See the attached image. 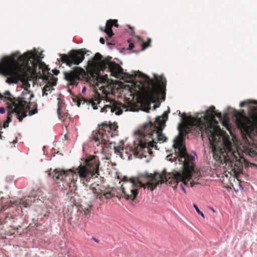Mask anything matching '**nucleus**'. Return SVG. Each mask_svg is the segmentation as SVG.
I'll return each mask as SVG.
<instances>
[{"mask_svg":"<svg viewBox=\"0 0 257 257\" xmlns=\"http://www.w3.org/2000/svg\"><path fill=\"white\" fill-rule=\"evenodd\" d=\"M254 110H257V107L254 108Z\"/></svg>","mask_w":257,"mask_h":257,"instance_id":"nucleus-62","label":"nucleus"},{"mask_svg":"<svg viewBox=\"0 0 257 257\" xmlns=\"http://www.w3.org/2000/svg\"><path fill=\"white\" fill-rule=\"evenodd\" d=\"M5 96H11V92L9 91H6L4 93Z\"/></svg>","mask_w":257,"mask_h":257,"instance_id":"nucleus-37","label":"nucleus"},{"mask_svg":"<svg viewBox=\"0 0 257 257\" xmlns=\"http://www.w3.org/2000/svg\"><path fill=\"white\" fill-rule=\"evenodd\" d=\"M99 42L102 44H104L105 43V40L103 38H100V39H99Z\"/></svg>","mask_w":257,"mask_h":257,"instance_id":"nucleus-39","label":"nucleus"},{"mask_svg":"<svg viewBox=\"0 0 257 257\" xmlns=\"http://www.w3.org/2000/svg\"><path fill=\"white\" fill-rule=\"evenodd\" d=\"M146 162H147V163L149 162V159H148V160H146Z\"/></svg>","mask_w":257,"mask_h":257,"instance_id":"nucleus-59","label":"nucleus"},{"mask_svg":"<svg viewBox=\"0 0 257 257\" xmlns=\"http://www.w3.org/2000/svg\"><path fill=\"white\" fill-rule=\"evenodd\" d=\"M14 180L13 176H9L6 178V181L7 182L11 183Z\"/></svg>","mask_w":257,"mask_h":257,"instance_id":"nucleus-31","label":"nucleus"},{"mask_svg":"<svg viewBox=\"0 0 257 257\" xmlns=\"http://www.w3.org/2000/svg\"><path fill=\"white\" fill-rule=\"evenodd\" d=\"M162 116H156L155 117L156 120L158 123V128H162V126L161 125V120H162Z\"/></svg>","mask_w":257,"mask_h":257,"instance_id":"nucleus-26","label":"nucleus"},{"mask_svg":"<svg viewBox=\"0 0 257 257\" xmlns=\"http://www.w3.org/2000/svg\"><path fill=\"white\" fill-rule=\"evenodd\" d=\"M114 149L115 153H119L120 152L119 149L117 148V147H114Z\"/></svg>","mask_w":257,"mask_h":257,"instance_id":"nucleus-38","label":"nucleus"},{"mask_svg":"<svg viewBox=\"0 0 257 257\" xmlns=\"http://www.w3.org/2000/svg\"><path fill=\"white\" fill-rule=\"evenodd\" d=\"M6 112V108L4 106H1L0 107V113L1 114H4Z\"/></svg>","mask_w":257,"mask_h":257,"instance_id":"nucleus-34","label":"nucleus"},{"mask_svg":"<svg viewBox=\"0 0 257 257\" xmlns=\"http://www.w3.org/2000/svg\"><path fill=\"white\" fill-rule=\"evenodd\" d=\"M90 189L94 191V188L91 185L89 187Z\"/></svg>","mask_w":257,"mask_h":257,"instance_id":"nucleus-52","label":"nucleus"},{"mask_svg":"<svg viewBox=\"0 0 257 257\" xmlns=\"http://www.w3.org/2000/svg\"><path fill=\"white\" fill-rule=\"evenodd\" d=\"M231 109H232L231 107H228L226 110L224 111V114H222L221 112H218L215 110L214 106L211 105L209 108L207 109L205 111H202L201 112H198L196 113L195 115L198 123H202L207 120L209 117L215 118L217 117L221 121L222 125L226 127V124H225L224 122V118L228 114L227 111Z\"/></svg>","mask_w":257,"mask_h":257,"instance_id":"nucleus-8","label":"nucleus"},{"mask_svg":"<svg viewBox=\"0 0 257 257\" xmlns=\"http://www.w3.org/2000/svg\"><path fill=\"white\" fill-rule=\"evenodd\" d=\"M93 109H97V106H93Z\"/></svg>","mask_w":257,"mask_h":257,"instance_id":"nucleus-56","label":"nucleus"},{"mask_svg":"<svg viewBox=\"0 0 257 257\" xmlns=\"http://www.w3.org/2000/svg\"><path fill=\"white\" fill-rule=\"evenodd\" d=\"M17 220V215L11 213L0 212V225L14 223Z\"/></svg>","mask_w":257,"mask_h":257,"instance_id":"nucleus-13","label":"nucleus"},{"mask_svg":"<svg viewBox=\"0 0 257 257\" xmlns=\"http://www.w3.org/2000/svg\"><path fill=\"white\" fill-rule=\"evenodd\" d=\"M17 142H18V138H17V137H16L15 139L12 142V143L15 144Z\"/></svg>","mask_w":257,"mask_h":257,"instance_id":"nucleus-44","label":"nucleus"},{"mask_svg":"<svg viewBox=\"0 0 257 257\" xmlns=\"http://www.w3.org/2000/svg\"><path fill=\"white\" fill-rule=\"evenodd\" d=\"M256 118H257V116L255 117V118H254V121H253V125H254V128H255V129L256 130V126H255V120H256Z\"/></svg>","mask_w":257,"mask_h":257,"instance_id":"nucleus-46","label":"nucleus"},{"mask_svg":"<svg viewBox=\"0 0 257 257\" xmlns=\"http://www.w3.org/2000/svg\"><path fill=\"white\" fill-rule=\"evenodd\" d=\"M81 49H84V51L83 52V56L85 57V55L89 56L90 54H91V51L86 49V48H82Z\"/></svg>","mask_w":257,"mask_h":257,"instance_id":"nucleus-30","label":"nucleus"},{"mask_svg":"<svg viewBox=\"0 0 257 257\" xmlns=\"http://www.w3.org/2000/svg\"><path fill=\"white\" fill-rule=\"evenodd\" d=\"M51 90H54V88H52L50 86L46 85L43 88V91H50Z\"/></svg>","mask_w":257,"mask_h":257,"instance_id":"nucleus-28","label":"nucleus"},{"mask_svg":"<svg viewBox=\"0 0 257 257\" xmlns=\"http://www.w3.org/2000/svg\"><path fill=\"white\" fill-rule=\"evenodd\" d=\"M44 51L34 48L22 54L16 51L9 55H5L0 60V64H46L43 62Z\"/></svg>","mask_w":257,"mask_h":257,"instance_id":"nucleus-3","label":"nucleus"},{"mask_svg":"<svg viewBox=\"0 0 257 257\" xmlns=\"http://www.w3.org/2000/svg\"><path fill=\"white\" fill-rule=\"evenodd\" d=\"M64 138H65V140H67L68 139V137H67V135H65Z\"/></svg>","mask_w":257,"mask_h":257,"instance_id":"nucleus-55","label":"nucleus"},{"mask_svg":"<svg viewBox=\"0 0 257 257\" xmlns=\"http://www.w3.org/2000/svg\"><path fill=\"white\" fill-rule=\"evenodd\" d=\"M57 100L58 102V108H57V113L59 117H62L61 114L63 113L62 111V109L63 107L64 106L65 103L63 100H61L60 98H58Z\"/></svg>","mask_w":257,"mask_h":257,"instance_id":"nucleus-21","label":"nucleus"},{"mask_svg":"<svg viewBox=\"0 0 257 257\" xmlns=\"http://www.w3.org/2000/svg\"><path fill=\"white\" fill-rule=\"evenodd\" d=\"M209 208L213 212V213H215L216 211L215 210V209L212 207V206H209Z\"/></svg>","mask_w":257,"mask_h":257,"instance_id":"nucleus-45","label":"nucleus"},{"mask_svg":"<svg viewBox=\"0 0 257 257\" xmlns=\"http://www.w3.org/2000/svg\"><path fill=\"white\" fill-rule=\"evenodd\" d=\"M185 136L180 135V139L179 140L178 148V156L180 158H185L187 154L186 144H185Z\"/></svg>","mask_w":257,"mask_h":257,"instance_id":"nucleus-14","label":"nucleus"},{"mask_svg":"<svg viewBox=\"0 0 257 257\" xmlns=\"http://www.w3.org/2000/svg\"><path fill=\"white\" fill-rule=\"evenodd\" d=\"M255 126L256 127V131H257V117H256V120H255Z\"/></svg>","mask_w":257,"mask_h":257,"instance_id":"nucleus-54","label":"nucleus"},{"mask_svg":"<svg viewBox=\"0 0 257 257\" xmlns=\"http://www.w3.org/2000/svg\"><path fill=\"white\" fill-rule=\"evenodd\" d=\"M172 154H169L168 155L166 158L167 160L169 161H170L171 162H173L174 161V159L172 158Z\"/></svg>","mask_w":257,"mask_h":257,"instance_id":"nucleus-32","label":"nucleus"},{"mask_svg":"<svg viewBox=\"0 0 257 257\" xmlns=\"http://www.w3.org/2000/svg\"><path fill=\"white\" fill-rule=\"evenodd\" d=\"M109 110L111 113H115L116 115H119L123 112V110L121 108H118L117 106L114 104H108L104 105V107L101 108V112H106Z\"/></svg>","mask_w":257,"mask_h":257,"instance_id":"nucleus-16","label":"nucleus"},{"mask_svg":"<svg viewBox=\"0 0 257 257\" xmlns=\"http://www.w3.org/2000/svg\"><path fill=\"white\" fill-rule=\"evenodd\" d=\"M138 40L140 42H142V50H144L148 47H150L151 45V43L152 42V40L151 38H148L147 42H144L143 39L140 36H137Z\"/></svg>","mask_w":257,"mask_h":257,"instance_id":"nucleus-20","label":"nucleus"},{"mask_svg":"<svg viewBox=\"0 0 257 257\" xmlns=\"http://www.w3.org/2000/svg\"><path fill=\"white\" fill-rule=\"evenodd\" d=\"M100 147L101 148V149L104 150V148L102 145L100 146Z\"/></svg>","mask_w":257,"mask_h":257,"instance_id":"nucleus-58","label":"nucleus"},{"mask_svg":"<svg viewBox=\"0 0 257 257\" xmlns=\"http://www.w3.org/2000/svg\"><path fill=\"white\" fill-rule=\"evenodd\" d=\"M113 26L117 28L118 27L117 20L109 19L106 21L104 32L109 38H111L114 35L112 30V28Z\"/></svg>","mask_w":257,"mask_h":257,"instance_id":"nucleus-15","label":"nucleus"},{"mask_svg":"<svg viewBox=\"0 0 257 257\" xmlns=\"http://www.w3.org/2000/svg\"><path fill=\"white\" fill-rule=\"evenodd\" d=\"M193 206L198 214H199L203 218H205L204 214L203 213V212L202 211H201L199 209V208H198V207L195 203H193Z\"/></svg>","mask_w":257,"mask_h":257,"instance_id":"nucleus-24","label":"nucleus"},{"mask_svg":"<svg viewBox=\"0 0 257 257\" xmlns=\"http://www.w3.org/2000/svg\"><path fill=\"white\" fill-rule=\"evenodd\" d=\"M92 239L96 242L98 243L99 242V240L96 238L95 237H92Z\"/></svg>","mask_w":257,"mask_h":257,"instance_id":"nucleus-42","label":"nucleus"},{"mask_svg":"<svg viewBox=\"0 0 257 257\" xmlns=\"http://www.w3.org/2000/svg\"><path fill=\"white\" fill-rule=\"evenodd\" d=\"M48 95V93L46 91H43V96H47Z\"/></svg>","mask_w":257,"mask_h":257,"instance_id":"nucleus-50","label":"nucleus"},{"mask_svg":"<svg viewBox=\"0 0 257 257\" xmlns=\"http://www.w3.org/2000/svg\"><path fill=\"white\" fill-rule=\"evenodd\" d=\"M52 72L54 75H58L60 73L59 70L57 69L52 70Z\"/></svg>","mask_w":257,"mask_h":257,"instance_id":"nucleus-33","label":"nucleus"},{"mask_svg":"<svg viewBox=\"0 0 257 257\" xmlns=\"http://www.w3.org/2000/svg\"><path fill=\"white\" fill-rule=\"evenodd\" d=\"M170 108L168 106V110L165 111L162 115V120H161V125H162V128H160L161 131H163V129L164 128V127L166 126V122L168 119V114L170 113Z\"/></svg>","mask_w":257,"mask_h":257,"instance_id":"nucleus-19","label":"nucleus"},{"mask_svg":"<svg viewBox=\"0 0 257 257\" xmlns=\"http://www.w3.org/2000/svg\"><path fill=\"white\" fill-rule=\"evenodd\" d=\"M99 163H98L94 170L93 167L89 165L88 167L80 165L77 168H72L68 170L61 169H55L53 172L49 173V176L51 177L57 187H61L62 183V190L69 189L71 193H75L77 189V181L78 175L80 177V182L83 187H87L86 183L90 182L91 178L97 174Z\"/></svg>","mask_w":257,"mask_h":257,"instance_id":"nucleus-1","label":"nucleus"},{"mask_svg":"<svg viewBox=\"0 0 257 257\" xmlns=\"http://www.w3.org/2000/svg\"><path fill=\"white\" fill-rule=\"evenodd\" d=\"M152 178V175L149 174L147 172L143 173H140L139 175L138 178L135 181L132 182V186L134 187L133 188L130 189V192L131 194H128L125 192L124 189H123L122 193L124 195V197L126 200H129L130 202L133 205H135L134 202L136 200L138 194L139 193L138 188H145L147 186L149 188H150L151 191H153L156 187H151L149 182L146 184L144 183V181H147L150 180Z\"/></svg>","mask_w":257,"mask_h":257,"instance_id":"nucleus-7","label":"nucleus"},{"mask_svg":"<svg viewBox=\"0 0 257 257\" xmlns=\"http://www.w3.org/2000/svg\"><path fill=\"white\" fill-rule=\"evenodd\" d=\"M95 66L96 65H86L85 66V68L86 69L88 70L90 68H91V66ZM99 66H105L106 65H99ZM108 66H113L114 65H107ZM117 66H119V68L122 69V68L120 67V65H117Z\"/></svg>","mask_w":257,"mask_h":257,"instance_id":"nucleus-29","label":"nucleus"},{"mask_svg":"<svg viewBox=\"0 0 257 257\" xmlns=\"http://www.w3.org/2000/svg\"><path fill=\"white\" fill-rule=\"evenodd\" d=\"M11 227H13L14 228V230H18L21 227V226L20 225H19L17 227H15V226H12L11 225Z\"/></svg>","mask_w":257,"mask_h":257,"instance_id":"nucleus-40","label":"nucleus"},{"mask_svg":"<svg viewBox=\"0 0 257 257\" xmlns=\"http://www.w3.org/2000/svg\"><path fill=\"white\" fill-rule=\"evenodd\" d=\"M180 186H181V189L182 190V191H183L185 193H187L186 190V189L185 188L184 186L183 185V184H180Z\"/></svg>","mask_w":257,"mask_h":257,"instance_id":"nucleus-36","label":"nucleus"},{"mask_svg":"<svg viewBox=\"0 0 257 257\" xmlns=\"http://www.w3.org/2000/svg\"><path fill=\"white\" fill-rule=\"evenodd\" d=\"M64 79L68 81L81 80L85 77V70L80 67H74L69 72H64Z\"/></svg>","mask_w":257,"mask_h":257,"instance_id":"nucleus-10","label":"nucleus"},{"mask_svg":"<svg viewBox=\"0 0 257 257\" xmlns=\"http://www.w3.org/2000/svg\"><path fill=\"white\" fill-rule=\"evenodd\" d=\"M239 189H240V190H243V187L241 185L239 184Z\"/></svg>","mask_w":257,"mask_h":257,"instance_id":"nucleus-51","label":"nucleus"},{"mask_svg":"<svg viewBox=\"0 0 257 257\" xmlns=\"http://www.w3.org/2000/svg\"><path fill=\"white\" fill-rule=\"evenodd\" d=\"M191 153L193 154V155H194L196 157H197V153H196V152L195 151H192Z\"/></svg>","mask_w":257,"mask_h":257,"instance_id":"nucleus-47","label":"nucleus"},{"mask_svg":"<svg viewBox=\"0 0 257 257\" xmlns=\"http://www.w3.org/2000/svg\"><path fill=\"white\" fill-rule=\"evenodd\" d=\"M102 137V134L99 132H95V133L93 132L90 138H92V140L94 141L96 145L99 147L103 143V141H104L103 140H100Z\"/></svg>","mask_w":257,"mask_h":257,"instance_id":"nucleus-18","label":"nucleus"},{"mask_svg":"<svg viewBox=\"0 0 257 257\" xmlns=\"http://www.w3.org/2000/svg\"><path fill=\"white\" fill-rule=\"evenodd\" d=\"M177 130L179 132V134L177 136L175 137L174 139L173 140V145L172 146L173 148H174L176 151V153L178 154V142L179 140L180 139V135L182 133V129L181 128V123H179L177 126Z\"/></svg>","mask_w":257,"mask_h":257,"instance_id":"nucleus-17","label":"nucleus"},{"mask_svg":"<svg viewBox=\"0 0 257 257\" xmlns=\"http://www.w3.org/2000/svg\"><path fill=\"white\" fill-rule=\"evenodd\" d=\"M4 98V96L0 93V99H2Z\"/></svg>","mask_w":257,"mask_h":257,"instance_id":"nucleus-53","label":"nucleus"},{"mask_svg":"<svg viewBox=\"0 0 257 257\" xmlns=\"http://www.w3.org/2000/svg\"><path fill=\"white\" fill-rule=\"evenodd\" d=\"M183 158L185 159V160H187L189 162H195V160L197 159V157H196L194 155H192L191 154H189L187 153L186 157L185 158Z\"/></svg>","mask_w":257,"mask_h":257,"instance_id":"nucleus-23","label":"nucleus"},{"mask_svg":"<svg viewBox=\"0 0 257 257\" xmlns=\"http://www.w3.org/2000/svg\"><path fill=\"white\" fill-rule=\"evenodd\" d=\"M86 91V87L85 86H83L82 89V93H85Z\"/></svg>","mask_w":257,"mask_h":257,"instance_id":"nucleus-43","label":"nucleus"},{"mask_svg":"<svg viewBox=\"0 0 257 257\" xmlns=\"http://www.w3.org/2000/svg\"><path fill=\"white\" fill-rule=\"evenodd\" d=\"M84 49H72L67 54H60L58 61L66 64H80L84 59Z\"/></svg>","mask_w":257,"mask_h":257,"instance_id":"nucleus-9","label":"nucleus"},{"mask_svg":"<svg viewBox=\"0 0 257 257\" xmlns=\"http://www.w3.org/2000/svg\"><path fill=\"white\" fill-rule=\"evenodd\" d=\"M34 66L31 68L30 65H0V75L7 77L5 82L9 84H17L20 80L28 75V71H35L37 73V66L39 67V73H41L40 69H43V66H46L48 71L49 65H32Z\"/></svg>","mask_w":257,"mask_h":257,"instance_id":"nucleus-5","label":"nucleus"},{"mask_svg":"<svg viewBox=\"0 0 257 257\" xmlns=\"http://www.w3.org/2000/svg\"><path fill=\"white\" fill-rule=\"evenodd\" d=\"M151 109V108H149V110L147 111V112H149V110Z\"/></svg>","mask_w":257,"mask_h":257,"instance_id":"nucleus-60","label":"nucleus"},{"mask_svg":"<svg viewBox=\"0 0 257 257\" xmlns=\"http://www.w3.org/2000/svg\"><path fill=\"white\" fill-rule=\"evenodd\" d=\"M57 81H58L57 78H56L53 76H52L51 79H50L51 85L52 86H56L57 85Z\"/></svg>","mask_w":257,"mask_h":257,"instance_id":"nucleus-25","label":"nucleus"},{"mask_svg":"<svg viewBox=\"0 0 257 257\" xmlns=\"http://www.w3.org/2000/svg\"><path fill=\"white\" fill-rule=\"evenodd\" d=\"M248 108H249V109H252V108H251V107H250V106H249V107H248Z\"/></svg>","mask_w":257,"mask_h":257,"instance_id":"nucleus-61","label":"nucleus"},{"mask_svg":"<svg viewBox=\"0 0 257 257\" xmlns=\"http://www.w3.org/2000/svg\"><path fill=\"white\" fill-rule=\"evenodd\" d=\"M100 30L101 31H104V30H103V29L102 27L100 28Z\"/></svg>","mask_w":257,"mask_h":257,"instance_id":"nucleus-57","label":"nucleus"},{"mask_svg":"<svg viewBox=\"0 0 257 257\" xmlns=\"http://www.w3.org/2000/svg\"><path fill=\"white\" fill-rule=\"evenodd\" d=\"M68 91L70 92L71 93V92L70 90H68Z\"/></svg>","mask_w":257,"mask_h":257,"instance_id":"nucleus-64","label":"nucleus"},{"mask_svg":"<svg viewBox=\"0 0 257 257\" xmlns=\"http://www.w3.org/2000/svg\"><path fill=\"white\" fill-rule=\"evenodd\" d=\"M21 98L14 103L13 108H20V113L23 114L27 112V115L32 116L38 113L37 104H32L30 100L34 97V94L30 91L24 89L21 93Z\"/></svg>","mask_w":257,"mask_h":257,"instance_id":"nucleus-6","label":"nucleus"},{"mask_svg":"<svg viewBox=\"0 0 257 257\" xmlns=\"http://www.w3.org/2000/svg\"><path fill=\"white\" fill-rule=\"evenodd\" d=\"M111 56L104 57L100 53H96L87 62L86 64H119L112 61Z\"/></svg>","mask_w":257,"mask_h":257,"instance_id":"nucleus-12","label":"nucleus"},{"mask_svg":"<svg viewBox=\"0 0 257 257\" xmlns=\"http://www.w3.org/2000/svg\"><path fill=\"white\" fill-rule=\"evenodd\" d=\"M179 115L182 118L183 117H185L186 115V114L185 112H184L182 114H181V112L179 111Z\"/></svg>","mask_w":257,"mask_h":257,"instance_id":"nucleus-41","label":"nucleus"},{"mask_svg":"<svg viewBox=\"0 0 257 257\" xmlns=\"http://www.w3.org/2000/svg\"><path fill=\"white\" fill-rule=\"evenodd\" d=\"M20 135H21V134H20V133H18V136H20Z\"/></svg>","mask_w":257,"mask_h":257,"instance_id":"nucleus-63","label":"nucleus"},{"mask_svg":"<svg viewBox=\"0 0 257 257\" xmlns=\"http://www.w3.org/2000/svg\"><path fill=\"white\" fill-rule=\"evenodd\" d=\"M134 135L137 138L133 141V145L130 147V151L136 158L140 159L147 158L152 154L153 152L149 148L159 150L156 145L157 142L164 143L166 142L168 140L162 131H161L160 128H158L157 130L156 126H155L154 131L148 134V138L152 140L151 141H148L145 138L146 136L139 131L134 132Z\"/></svg>","mask_w":257,"mask_h":257,"instance_id":"nucleus-2","label":"nucleus"},{"mask_svg":"<svg viewBox=\"0 0 257 257\" xmlns=\"http://www.w3.org/2000/svg\"><path fill=\"white\" fill-rule=\"evenodd\" d=\"M250 104L257 105V100L254 99H247L246 100L241 101L239 103V107H243L245 105H249Z\"/></svg>","mask_w":257,"mask_h":257,"instance_id":"nucleus-22","label":"nucleus"},{"mask_svg":"<svg viewBox=\"0 0 257 257\" xmlns=\"http://www.w3.org/2000/svg\"><path fill=\"white\" fill-rule=\"evenodd\" d=\"M110 76L116 78H118L120 76V74L117 72L112 71L110 72Z\"/></svg>","mask_w":257,"mask_h":257,"instance_id":"nucleus-27","label":"nucleus"},{"mask_svg":"<svg viewBox=\"0 0 257 257\" xmlns=\"http://www.w3.org/2000/svg\"><path fill=\"white\" fill-rule=\"evenodd\" d=\"M106 41H107V45H114V44H112V43H110L108 41V39H106Z\"/></svg>","mask_w":257,"mask_h":257,"instance_id":"nucleus-48","label":"nucleus"},{"mask_svg":"<svg viewBox=\"0 0 257 257\" xmlns=\"http://www.w3.org/2000/svg\"><path fill=\"white\" fill-rule=\"evenodd\" d=\"M13 108L9 109L7 111V116L6 120L4 122L3 127L6 128L9 126V123L12 122L13 115L16 116L17 119L20 122L22 121L24 118L27 116V112L23 114L20 113V108Z\"/></svg>","mask_w":257,"mask_h":257,"instance_id":"nucleus-11","label":"nucleus"},{"mask_svg":"<svg viewBox=\"0 0 257 257\" xmlns=\"http://www.w3.org/2000/svg\"><path fill=\"white\" fill-rule=\"evenodd\" d=\"M140 73V77L142 83L151 87L150 97L153 100V103L155 104L154 109H156L160 106V102L157 104L156 100L160 94L162 95L161 101L165 100L167 80L163 75L159 76L156 73H153V75L155 78L153 79L146 74L142 72Z\"/></svg>","mask_w":257,"mask_h":257,"instance_id":"nucleus-4","label":"nucleus"},{"mask_svg":"<svg viewBox=\"0 0 257 257\" xmlns=\"http://www.w3.org/2000/svg\"><path fill=\"white\" fill-rule=\"evenodd\" d=\"M128 42L130 43L128 49L132 50L135 47V45L133 43H130L129 41Z\"/></svg>","mask_w":257,"mask_h":257,"instance_id":"nucleus-35","label":"nucleus"},{"mask_svg":"<svg viewBox=\"0 0 257 257\" xmlns=\"http://www.w3.org/2000/svg\"><path fill=\"white\" fill-rule=\"evenodd\" d=\"M2 134H3V132L0 131V139L1 140H2L3 138V136H2Z\"/></svg>","mask_w":257,"mask_h":257,"instance_id":"nucleus-49","label":"nucleus"}]
</instances>
